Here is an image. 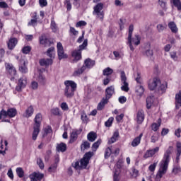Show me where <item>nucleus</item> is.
Listing matches in <instances>:
<instances>
[{
    "mask_svg": "<svg viewBox=\"0 0 181 181\" xmlns=\"http://www.w3.org/2000/svg\"><path fill=\"white\" fill-rule=\"evenodd\" d=\"M16 114H18V111L15 108H9L7 111L2 110L0 112V119H5L6 117L13 118V117L16 116Z\"/></svg>",
    "mask_w": 181,
    "mask_h": 181,
    "instance_id": "obj_6",
    "label": "nucleus"
},
{
    "mask_svg": "<svg viewBox=\"0 0 181 181\" xmlns=\"http://www.w3.org/2000/svg\"><path fill=\"white\" fill-rule=\"evenodd\" d=\"M36 25H37V18L31 19L30 21L28 23V26H36Z\"/></svg>",
    "mask_w": 181,
    "mask_h": 181,
    "instance_id": "obj_54",
    "label": "nucleus"
},
{
    "mask_svg": "<svg viewBox=\"0 0 181 181\" xmlns=\"http://www.w3.org/2000/svg\"><path fill=\"white\" fill-rule=\"evenodd\" d=\"M26 84H28V78L26 76H22L18 79V85L16 87V91H22L25 87H26Z\"/></svg>",
    "mask_w": 181,
    "mask_h": 181,
    "instance_id": "obj_10",
    "label": "nucleus"
},
{
    "mask_svg": "<svg viewBox=\"0 0 181 181\" xmlns=\"http://www.w3.org/2000/svg\"><path fill=\"white\" fill-rule=\"evenodd\" d=\"M101 145V139L98 140L96 142H95L92 146V150L95 152L97 149H98V147Z\"/></svg>",
    "mask_w": 181,
    "mask_h": 181,
    "instance_id": "obj_41",
    "label": "nucleus"
},
{
    "mask_svg": "<svg viewBox=\"0 0 181 181\" xmlns=\"http://www.w3.org/2000/svg\"><path fill=\"white\" fill-rule=\"evenodd\" d=\"M160 84V79L158 78H154L150 79L148 81V88L151 91H153Z\"/></svg>",
    "mask_w": 181,
    "mask_h": 181,
    "instance_id": "obj_12",
    "label": "nucleus"
},
{
    "mask_svg": "<svg viewBox=\"0 0 181 181\" xmlns=\"http://www.w3.org/2000/svg\"><path fill=\"white\" fill-rule=\"evenodd\" d=\"M143 134H140L139 136L136 137L132 142V146L135 148V146H138L141 144V139H142Z\"/></svg>",
    "mask_w": 181,
    "mask_h": 181,
    "instance_id": "obj_26",
    "label": "nucleus"
},
{
    "mask_svg": "<svg viewBox=\"0 0 181 181\" xmlns=\"http://www.w3.org/2000/svg\"><path fill=\"white\" fill-rule=\"evenodd\" d=\"M64 95L66 98H72L74 96V92L77 90V83L73 81H64Z\"/></svg>",
    "mask_w": 181,
    "mask_h": 181,
    "instance_id": "obj_2",
    "label": "nucleus"
},
{
    "mask_svg": "<svg viewBox=\"0 0 181 181\" xmlns=\"http://www.w3.org/2000/svg\"><path fill=\"white\" fill-rule=\"evenodd\" d=\"M85 149H90V143L88 141H84L81 145V151H84Z\"/></svg>",
    "mask_w": 181,
    "mask_h": 181,
    "instance_id": "obj_38",
    "label": "nucleus"
},
{
    "mask_svg": "<svg viewBox=\"0 0 181 181\" xmlns=\"http://www.w3.org/2000/svg\"><path fill=\"white\" fill-rule=\"evenodd\" d=\"M38 81L40 83V84H45L46 83V77L42 74H40L38 76Z\"/></svg>",
    "mask_w": 181,
    "mask_h": 181,
    "instance_id": "obj_48",
    "label": "nucleus"
},
{
    "mask_svg": "<svg viewBox=\"0 0 181 181\" xmlns=\"http://www.w3.org/2000/svg\"><path fill=\"white\" fill-rule=\"evenodd\" d=\"M29 177L30 181H40L43 177H45V175L40 173L34 172L29 175Z\"/></svg>",
    "mask_w": 181,
    "mask_h": 181,
    "instance_id": "obj_15",
    "label": "nucleus"
},
{
    "mask_svg": "<svg viewBox=\"0 0 181 181\" xmlns=\"http://www.w3.org/2000/svg\"><path fill=\"white\" fill-rule=\"evenodd\" d=\"M94 156V153L93 151H88L84 154L83 158L80 160L81 168L83 169H86L87 168V165L90 163V159Z\"/></svg>",
    "mask_w": 181,
    "mask_h": 181,
    "instance_id": "obj_5",
    "label": "nucleus"
},
{
    "mask_svg": "<svg viewBox=\"0 0 181 181\" xmlns=\"http://www.w3.org/2000/svg\"><path fill=\"white\" fill-rule=\"evenodd\" d=\"M103 76H111V74L114 73V70L110 67H107L103 70Z\"/></svg>",
    "mask_w": 181,
    "mask_h": 181,
    "instance_id": "obj_40",
    "label": "nucleus"
},
{
    "mask_svg": "<svg viewBox=\"0 0 181 181\" xmlns=\"http://www.w3.org/2000/svg\"><path fill=\"white\" fill-rule=\"evenodd\" d=\"M119 173H121V170H115L113 181H119Z\"/></svg>",
    "mask_w": 181,
    "mask_h": 181,
    "instance_id": "obj_45",
    "label": "nucleus"
},
{
    "mask_svg": "<svg viewBox=\"0 0 181 181\" xmlns=\"http://www.w3.org/2000/svg\"><path fill=\"white\" fill-rule=\"evenodd\" d=\"M159 139V136H158V135H153L151 137V142H152L153 144H155V142L158 141Z\"/></svg>",
    "mask_w": 181,
    "mask_h": 181,
    "instance_id": "obj_62",
    "label": "nucleus"
},
{
    "mask_svg": "<svg viewBox=\"0 0 181 181\" xmlns=\"http://www.w3.org/2000/svg\"><path fill=\"white\" fill-rule=\"evenodd\" d=\"M52 133V127H47V128H45L44 129V134L42 135L43 138H45V136H46V135H47L48 134Z\"/></svg>",
    "mask_w": 181,
    "mask_h": 181,
    "instance_id": "obj_53",
    "label": "nucleus"
},
{
    "mask_svg": "<svg viewBox=\"0 0 181 181\" xmlns=\"http://www.w3.org/2000/svg\"><path fill=\"white\" fill-rule=\"evenodd\" d=\"M158 4L163 9H166V0H158Z\"/></svg>",
    "mask_w": 181,
    "mask_h": 181,
    "instance_id": "obj_56",
    "label": "nucleus"
},
{
    "mask_svg": "<svg viewBox=\"0 0 181 181\" xmlns=\"http://www.w3.org/2000/svg\"><path fill=\"white\" fill-rule=\"evenodd\" d=\"M145 119V116L144 115V110H139L137 112V122L138 124H142Z\"/></svg>",
    "mask_w": 181,
    "mask_h": 181,
    "instance_id": "obj_27",
    "label": "nucleus"
},
{
    "mask_svg": "<svg viewBox=\"0 0 181 181\" xmlns=\"http://www.w3.org/2000/svg\"><path fill=\"white\" fill-rule=\"evenodd\" d=\"M67 149V145L64 143H60L57 145V152H66Z\"/></svg>",
    "mask_w": 181,
    "mask_h": 181,
    "instance_id": "obj_28",
    "label": "nucleus"
},
{
    "mask_svg": "<svg viewBox=\"0 0 181 181\" xmlns=\"http://www.w3.org/2000/svg\"><path fill=\"white\" fill-rule=\"evenodd\" d=\"M180 172H181L180 167H175L173 169V173H174L175 175H177V173H180Z\"/></svg>",
    "mask_w": 181,
    "mask_h": 181,
    "instance_id": "obj_64",
    "label": "nucleus"
},
{
    "mask_svg": "<svg viewBox=\"0 0 181 181\" xmlns=\"http://www.w3.org/2000/svg\"><path fill=\"white\" fill-rule=\"evenodd\" d=\"M158 91L165 93V91H166V89L168 88V83L163 82L162 83L160 82V84H158Z\"/></svg>",
    "mask_w": 181,
    "mask_h": 181,
    "instance_id": "obj_33",
    "label": "nucleus"
},
{
    "mask_svg": "<svg viewBox=\"0 0 181 181\" xmlns=\"http://www.w3.org/2000/svg\"><path fill=\"white\" fill-rule=\"evenodd\" d=\"M6 69L11 76H16V69L11 64H6Z\"/></svg>",
    "mask_w": 181,
    "mask_h": 181,
    "instance_id": "obj_18",
    "label": "nucleus"
},
{
    "mask_svg": "<svg viewBox=\"0 0 181 181\" xmlns=\"http://www.w3.org/2000/svg\"><path fill=\"white\" fill-rule=\"evenodd\" d=\"M121 81L122 86H121V90L122 91H125L126 93H128L129 91V87H128L129 84L128 82H127V76L125 75V72L122 71L121 72Z\"/></svg>",
    "mask_w": 181,
    "mask_h": 181,
    "instance_id": "obj_11",
    "label": "nucleus"
},
{
    "mask_svg": "<svg viewBox=\"0 0 181 181\" xmlns=\"http://www.w3.org/2000/svg\"><path fill=\"white\" fill-rule=\"evenodd\" d=\"M65 5L67 11H71V3L70 2V0H66Z\"/></svg>",
    "mask_w": 181,
    "mask_h": 181,
    "instance_id": "obj_60",
    "label": "nucleus"
},
{
    "mask_svg": "<svg viewBox=\"0 0 181 181\" xmlns=\"http://www.w3.org/2000/svg\"><path fill=\"white\" fill-rule=\"evenodd\" d=\"M37 165H38L40 169H45V163H43L42 158H39L37 159Z\"/></svg>",
    "mask_w": 181,
    "mask_h": 181,
    "instance_id": "obj_46",
    "label": "nucleus"
},
{
    "mask_svg": "<svg viewBox=\"0 0 181 181\" xmlns=\"http://www.w3.org/2000/svg\"><path fill=\"white\" fill-rule=\"evenodd\" d=\"M47 56L50 59H54V47H51L47 49Z\"/></svg>",
    "mask_w": 181,
    "mask_h": 181,
    "instance_id": "obj_37",
    "label": "nucleus"
},
{
    "mask_svg": "<svg viewBox=\"0 0 181 181\" xmlns=\"http://www.w3.org/2000/svg\"><path fill=\"white\" fill-rule=\"evenodd\" d=\"M173 4L177 11H181V1L180 0H173Z\"/></svg>",
    "mask_w": 181,
    "mask_h": 181,
    "instance_id": "obj_42",
    "label": "nucleus"
},
{
    "mask_svg": "<svg viewBox=\"0 0 181 181\" xmlns=\"http://www.w3.org/2000/svg\"><path fill=\"white\" fill-rule=\"evenodd\" d=\"M103 8L104 4L103 3H99L94 7L93 15H96L97 18H99L101 21L104 19V12L102 11Z\"/></svg>",
    "mask_w": 181,
    "mask_h": 181,
    "instance_id": "obj_7",
    "label": "nucleus"
},
{
    "mask_svg": "<svg viewBox=\"0 0 181 181\" xmlns=\"http://www.w3.org/2000/svg\"><path fill=\"white\" fill-rule=\"evenodd\" d=\"M95 65V61L91 60V59H87L84 62V65L86 69H91V67H94Z\"/></svg>",
    "mask_w": 181,
    "mask_h": 181,
    "instance_id": "obj_22",
    "label": "nucleus"
},
{
    "mask_svg": "<svg viewBox=\"0 0 181 181\" xmlns=\"http://www.w3.org/2000/svg\"><path fill=\"white\" fill-rule=\"evenodd\" d=\"M170 56L171 59L174 60H177V54H176V52H170Z\"/></svg>",
    "mask_w": 181,
    "mask_h": 181,
    "instance_id": "obj_63",
    "label": "nucleus"
},
{
    "mask_svg": "<svg viewBox=\"0 0 181 181\" xmlns=\"http://www.w3.org/2000/svg\"><path fill=\"white\" fill-rule=\"evenodd\" d=\"M86 25H87L86 21H81L76 23V28H81V26H86Z\"/></svg>",
    "mask_w": 181,
    "mask_h": 181,
    "instance_id": "obj_61",
    "label": "nucleus"
},
{
    "mask_svg": "<svg viewBox=\"0 0 181 181\" xmlns=\"http://www.w3.org/2000/svg\"><path fill=\"white\" fill-rule=\"evenodd\" d=\"M19 70L21 73H23L24 74H25V73H28V66H26V61H25V59L20 60Z\"/></svg>",
    "mask_w": 181,
    "mask_h": 181,
    "instance_id": "obj_19",
    "label": "nucleus"
},
{
    "mask_svg": "<svg viewBox=\"0 0 181 181\" xmlns=\"http://www.w3.org/2000/svg\"><path fill=\"white\" fill-rule=\"evenodd\" d=\"M88 40H84L82 45L79 46L78 49H75L72 52V57H74V62H77L81 59V50H84L87 47Z\"/></svg>",
    "mask_w": 181,
    "mask_h": 181,
    "instance_id": "obj_4",
    "label": "nucleus"
},
{
    "mask_svg": "<svg viewBox=\"0 0 181 181\" xmlns=\"http://www.w3.org/2000/svg\"><path fill=\"white\" fill-rule=\"evenodd\" d=\"M39 39L40 45H44L45 47H49V46L53 43V40L46 37L45 35H41Z\"/></svg>",
    "mask_w": 181,
    "mask_h": 181,
    "instance_id": "obj_14",
    "label": "nucleus"
},
{
    "mask_svg": "<svg viewBox=\"0 0 181 181\" xmlns=\"http://www.w3.org/2000/svg\"><path fill=\"white\" fill-rule=\"evenodd\" d=\"M51 29L53 32H57V25L56 24V22H54V19L51 21Z\"/></svg>",
    "mask_w": 181,
    "mask_h": 181,
    "instance_id": "obj_47",
    "label": "nucleus"
},
{
    "mask_svg": "<svg viewBox=\"0 0 181 181\" xmlns=\"http://www.w3.org/2000/svg\"><path fill=\"white\" fill-rule=\"evenodd\" d=\"M132 32H134V25L132 24L129 27V34L127 45H128L130 50L134 52L135 50V47H134V45H132Z\"/></svg>",
    "mask_w": 181,
    "mask_h": 181,
    "instance_id": "obj_8",
    "label": "nucleus"
},
{
    "mask_svg": "<svg viewBox=\"0 0 181 181\" xmlns=\"http://www.w3.org/2000/svg\"><path fill=\"white\" fill-rule=\"evenodd\" d=\"M80 131L78 130H74L71 133V136H70V142L73 143L75 141H77V138L78 136V134H80Z\"/></svg>",
    "mask_w": 181,
    "mask_h": 181,
    "instance_id": "obj_25",
    "label": "nucleus"
},
{
    "mask_svg": "<svg viewBox=\"0 0 181 181\" xmlns=\"http://www.w3.org/2000/svg\"><path fill=\"white\" fill-rule=\"evenodd\" d=\"M33 112H35V109H33V106L30 105L26 109L24 117L29 118L33 115Z\"/></svg>",
    "mask_w": 181,
    "mask_h": 181,
    "instance_id": "obj_23",
    "label": "nucleus"
},
{
    "mask_svg": "<svg viewBox=\"0 0 181 181\" xmlns=\"http://www.w3.org/2000/svg\"><path fill=\"white\" fill-rule=\"evenodd\" d=\"M61 108H62V110H63V111H68V110H69V105H67V103H62V104H61Z\"/></svg>",
    "mask_w": 181,
    "mask_h": 181,
    "instance_id": "obj_58",
    "label": "nucleus"
},
{
    "mask_svg": "<svg viewBox=\"0 0 181 181\" xmlns=\"http://www.w3.org/2000/svg\"><path fill=\"white\" fill-rule=\"evenodd\" d=\"M145 91V89L144 88V86L139 85L136 87V93L137 95H139V97H142V95L144 94Z\"/></svg>",
    "mask_w": 181,
    "mask_h": 181,
    "instance_id": "obj_32",
    "label": "nucleus"
},
{
    "mask_svg": "<svg viewBox=\"0 0 181 181\" xmlns=\"http://www.w3.org/2000/svg\"><path fill=\"white\" fill-rule=\"evenodd\" d=\"M16 173L18 177H23L25 176V171H23V168L19 167L16 168Z\"/></svg>",
    "mask_w": 181,
    "mask_h": 181,
    "instance_id": "obj_39",
    "label": "nucleus"
},
{
    "mask_svg": "<svg viewBox=\"0 0 181 181\" xmlns=\"http://www.w3.org/2000/svg\"><path fill=\"white\" fill-rule=\"evenodd\" d=\"M88 141L90 142H94L95 139H97V133L94 132H90L88 135H87Z\"/></svg>",
    "mask_w": 181,
    "mask_h": 181,
    "instance_id": "obj_31",
    "label": "nucleus"
},
{
    "mask_svg": "<svg viewBox=\"0 0 181 181\" xmlns=\"http://www.w3.org/2000/svg\"><path fill=\"white\" fill-rule=\"evenodd\" d=\"M153 100H155L153 96H149L146 98V107L148 109L152 107L153 104Z\"/></svg>",
    "mask_w": 181,
    "mask_h": 181,
    "instance_id": "obj_35",
    "label": "nucleus"
},
{
    "mask_svg": "<svg viewBox=\"0 0 181 181\" xmlns=\"http://www.w3.org/2000/svg\"><path fill=\"white\" fill-rule=\"evenodd\" d=\"M105 98L109 100L110 98H111V97H112V95L115 94V88H114V86L107 87L105 89Z\"/></svg>",
    "mask_w": 181,
    "mask_h": 181,
    "instance_id": "obj_13",
    "label": "nucleus"
},
{
    "mask_svg": "<svg viewBox=\"0 0 181 181\" xmlns=\"http://www.w3.org/2000/svg\"><path fill=\"white\" fill-rule=\"evenodd\" d=\"M156 166H158V163H153V164L149 165L148 170H150V172H155Z\"/></svg>",
    "mask_w": 181,
    "mask_h": 181,
    "instance_id": "obj_55",
    "label": "nucleus"
},
{
    "mask_svg": "<svg viewBox=\"0 0 181 181\" xmlns=\"http://www.w3.org/2000/svg\"><path fill=\"white\" fill-rule=\"evenodd\" d=\"M22 50L24 54H28L30 53V51L32 50V47H30V46H26V47H24Z\"/></svg>",
    "mask_w": 181,
    "mask_h": 181,
    "instance_id": "obj_50",
    "label": "nucleus"
},
{
    "mask_svg": "<svg viewBox=\"0 0 181 181\" xmlns=\"http://www.w3.org/2000/svg\"><path fill=\"white\" fill-rule=\"evenodd\" d=\"M144 54L147 57H149V59H151L152 56H153V51L151 48H148L145 51Z\"/></svg>",
    "mask_w": 181,
    "mask_h": 181,
    "instance_id": "obj_43",
    "label": "nucleus"
},
{
    "mask_svg": "<svg viewBox=\"0 0 181 181\" xmlns=\"http://www.w3.org/2000/svg\"><path fill=\"white\" fill-rule=\"evenodd\" d=\"M160 124H162V119L159 118L157 121V123H153L151 125V129L152 131H154V132H156L158 129H159V127H160Z\"/></svg>",
    "mask_w": 181,
    "mask_h": 181,
    "instance_id": "obj_30",
    "label": "nucleus"
},
{
    "mask_svg": "<svg viewBox=\"0 0 181 181\" xmlns=\"http://www.w3.org/2000/svg\"><path fill=\"white\" fill-rule=\"evenodd\" d=\"M42 119H43L42 117V114L38 113L35 115L34 119V126H33V141H36L37 139V135L40 132V125L42 124Z\"/></svg>",
    "mask_w": 181,
    "mask_h": 181,
    "instance_id": "obj_3",
    "label": "nucleus"
},
{
    "mask_svg": "<svg viewBox=\"0 0 181 181\" xmlns=\"http://www.w3.org/2000/svg\"><path fill=\"white\" fill-rule=\"evenodd\" d=\"M132 43L135 46H139V45L141 43V38L138 35H136L134 37L132 38Z\"/></svg>",
    "mask_w": 181,
    "mask_h": 181,
    "instance_id": "obj_36",
    "label": "nucleus"
},
{
    "mask_svg": "<svg viewBox=\"0 0 181 181\" xmlns=\"http://www.w3.org/2000/svg\"><path fill=\"white\" fill-rule=\"evenodd\" d=\"M108 100L105 99V98H103L101 101L98 103L97 110L98 111H101L104 110V107H105L106 104H108Z\"/></svg>",
    "mask_w": 181,
    "mask_h": 181,
    "instance_id": "obj_20",
    "label": "nucleus"
},
{
    "mask_svg": "<svg viewBox=\"0 0 181 181\" xmlns=\"http://www.w3.org/2000/svg\"><path fill=\"white\" fill-rule=\"evenodd\" d=\"M40 6L43 8L45 6H47V0H39Z\"/></svg>",
    "mask_w": 181,
    "mask_h": 181,
    "instance_id": "obj_59",
    "label": "nucleus"
},
{
    "mask_svg": "<svg viewBox=\"0 0 181 181\" xmlns=\"http://www.w3.org/2000/svg\"><path fill=\"white\" fill-rule=\"evenodd\" d=\"M111 153H112V151L111 148L108 147L105 149V159H108L110 156H111Z\"/></svg>",
    "mask_w": 181,
    "mask_h": 181,
    "instance_id": "obj_44",
    "label": "nucleus"
},
{
    "mask_svg": "<svg viewBox=\"0 0 181 181\" xmlns=\"http://www.w3.org/2000/svg\"><path fill=\"white\" fill-rule=\"evenodd\" d=\"M177 155H178V156H180L181 155V143L180 142H177Z\"/></svg>",
    "mask_w": 181,
    "mask_h": 181,
    "instance_id": "obj_57",
    "label": "nucleus"
},
{
    "mask_svg": "<svg viewBox=\"0 0 181 181\" xmlns=\"http://www.w3.org/2000/svg\"><path fill=\"white\" fill-rule=\"evenodd\" d=\"M16 45H18V40L16 38H11L8 42V47L10 50H13Z\"/></svg>",
    "mask_w": 181,
    "mask_h": 181,
    "instance_id": "obj_21",
    "label": "nucleus"
},
{
    "mask_svg": "<svg viewBox=\"0 0 181 181\" xmlns=\"http://www.w3.org/2000/svg\"><path fill=\"white\" fill-rule=\"evenodd\" d=\"M168 28L170 29L173 33H177V27L175 22H170L168 23Z\"/></svg>",
    "mask_w": 181,
    "mask_h": 181,
    "instance_id": "obj_34",
    "label": "nucleus"
},
{
    "mask_svg": "<svg viewBox=\"0 0 181 181\" xmlns=\"http://www.w3.org/2000/svg\"><path fill=\"white\" fill-rule=\"evenodd\" d=\"M112 122H114V117H110L107 122H105V125L107 127H111L112 125Z\"/></svg>",
    "mask_w": 181,
    "mask_h": 181,
    "instance_id": "obj_49",
    "label": "nucleus"
},
{
    "mask_svg": "<svg viewBox=\"0 0 181 181\" xmlns=\"http://www.w3.org/2000/svg\"><path fill=\"white\" fill-rule=\"evenodd\" d=\"M57 49L59 60H62V59H67V54L64 53V48H63V45L62 42L57 43Z\"/></svg>",
    "mask_w": 181,
    "mask_h": 181,
    "instance_id": "obj_9",
    "label": "nucleus"
},
{
    "mask_svg": "<svg viewBox=\"0 0 181 181\" xmlns=\"http://www.w3.org/2000/svg\"><path fill=\"white\" fill-rule=\"evenodd\" d=\"M51 112L53 114V115H61L60 110L57 107L52 108L51 110Z\"/></svg>",
    "mask_w": 181,
    "mask_h": 181,
    "instance_id": "obj_52",
    "label": "nucleus"
},
{
    "mask_svg": "<svg viewBox=\"0 0 181 181\" xmlns=\"http://www.w3.org/2000/svg\"><path fill=\"white\" fill-rule=\"evenodd\" d=\"M166 25L158 24L157 25V30L158 32H163L166 29Z\"/></svg>",
    "mask_w": 181,
    "mask_h": 181,
    "instance_id": "obj_51",
    "label": "nucleus"
},
{
    "mask_svg": "<svg viewBox=\"0 0 181 181\" xmlns=\"http://www.w3.org/2000/svg\"><path fill=\"white\" fill-rule=\"evenodd\" d=\"M86 70V66H81V69H78L74 71L73 76L74 77H78V76H81V74H83L84 73V71Z\"/></svg>",
    "mask_w": 181,
    "mask_h": 181,
    "instance_id": "obj_29",
    "label": "nucleus"
},
{
    "mask_svg": "<svg viewBox=\"0 0 181 181\" xmlns=\"http://www.w3.org/2000/svg\"><path fill=\"white\" fill-rule=\"evenodd\" d=\"M157 152H159V147H156L153 149L151 150H147L146 153L144 155V159H148V158H152L155 153H157Z\"/></svg>",
    "mask_w": 181,
    "mask_h": 181,
    "instance_id": "obj_16",
    "label": "nucleus"
},
{
    "mask_svg": "<svg viewBox=\"0 0 181 181\" xmlns=\"http://www.w3.org/2000/svg\"><path fill=\"white\" fill-rule=\"evenodd\" d=\"M172 152H173V147L169 146L164 153L163 158L160 165V169L156 175L155 181H160V179L163 177V175H166L168 166L169 165V162L170 160V154Z\"/></svg>",
    "mask_w": 181,
    "mask_h": 181,
    "instance_id": "obj_1",
    "label": "nucleus"
},
{
    "mask_svg": "<svg viewBox=\"0 0 181 181\" xmlns=\"http://www.w3.org/2000/svg\"><path fill=\"white\" fill-rule=\"evenodd\" d=\"M175 107L177 110H179L181 107V90L179 91L178 93L175 95Z\"/></svg>",
    "mask_w": 181,
    "mask_h": 181,
    "instance_id": "obj_24",
    "label": "nucleus"
},
{
    "mask_svg": "<svg viewBox=\"0 0 181 181\" xmlns=\"http://www.w3.org/2000/svg\"><path fill=\"white\" fill-rule=\"evenodd\" d=\"M40 66H45V67H49L53 64V59H41L39 62Z\"/></svg>",
    "mask_w": 181,
    "mask_h": 181,
    "instance_id": "obj_17",
    "label": "nucleus"
}]
</instances>
